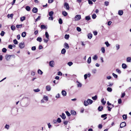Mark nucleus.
Listing matches in <instances>:
<instances>
[{"label": "nucleus", "mask_w": 131, "mask_h": 131, "mask_svg": "<svg viewBox=\"0 0 131 131\" xmlns=\"http://www.w3.org/2000/svg\"><path fill=\"white\" fill-rule=\"evenodd\" d=\"M81 18V15H77L75 16L73 18V19L75 21H78L80 20Z\"/></svg>", "instance_id": "f257e3e1"}, {"label": "nucleus", "mask_w": 131, "mask_h": 131, "mask_svg": "<svg viewBox=\"0 0 131 131\" xmlns=\"http://www.w3.org/2000/svg\"><path fill=\"white\" fill-rule=\"evenodd\" d=\"M48 19L49 20H52L53 19V17L52 16H50L49 18Z\"/></svg>", "instance_id": "0e129e2a"}, {"label": "nucleus", "mask_w": 131, "mask_h": 131, "mask_svg": "<svg viewBox=\"0 0 131 131\" xmlns=\"http://www.w3.org/2000/svg\"><path fill=\"white\" fill-rule=\"evenodd\" d=\"M45 35L46 37L48 39H49V35L48 33V32H45Z\"/></svg>", "instance_id": "5701e85b"}, {"label": "nucleus", "mask_w": 131, "mask_h": 131, "mask_svg": "<svg viewBox=\"0 0 131 131\" xmlns=\"http://www.w3.org/2000/svg\"><path fill=\"white\" fill-rule=\"evenodd\" d=\"M5 33L4 31H1V32L0 34V35L2 36H3L4 35Z\"/></svg>", "instance_id": "3c124183"}, {"label": "nucleus", "mask_w": 131, "mask_h": 131, "mask_svg": "<svg viewBox=\"0 0 131 131\" xmlns=\"http://www.w3.org/2000/svg\"><path fill=\"white\" fill-rule=\"evenodd\" d=\"M57 121L58 122L60 123L61 122V119L60 118H58L57 119Z\"/></svg>", "instance_id": "e2e57ef3"}, {"label": "nucleus", "mask_w": 131, "mask_h": 131, "mask_svg": "<svg viewBox=\"0 0 131 131\" xmlns=\"http://www.w3.org/2000/svg\"><path fill=\"white\" fill-rule=\"evenodd\" d=\"M115 47L117 50H118L120 48V45L118 44H117L115 45Z\"/></svg>", "instance_id": "412c9836"}, {"label": "nucleus", "mask_w": 131, "mask_h": 131, "mask_svg": "<svg viewBox=\"0 0 131 131\" xmlns=\"http://www.w3.org/2000/svg\"><path fill=\"white\" fill-rule=\"evenodd\" d=\"M40 16H39L36 19V21H37L38 20H39L40 19Z\"/></svg>", "instance_id": "338daca9"}, {"label": "nucleus", "mask_w": 131, "mask_h": 131, "mask_svg": "<svg viewBox=\"0 0 131 131\" xmlns=\"http://www.w3.org/2000/svg\"><path fill=\"white\" fill-rule=\"evenodd\" d=\"M64 47L67 49H68L69 47V46L68 44L67 43H65L64 44Z\"/></svg>", "instance_id": "dca6fc26"}, {"label": "nucleus", "mask_w": 131, "mask_h": 131, "mask_svg": "<svg viewBox=\"0 0 131 131\" xmlns=\"http://www.w3.org/2000/svg\"><path fill=\"white\" fill-rule=\"evenodd\" d=\"M46 89L48 91H49L51 90V88L50 86L49 85H47L46 86Z\"/></svg>", "instance_id": "0eeeda50"}, {"label": "nucleus", "mask_w": 131, "mask_h": 131, "mask_svg": "<svg viewBox=\"0 0 131 131\" xmlns=\"http://www.w3.org/2000/svg\"><path fill=\"white\" fill-rule=\"evenodd\" d=\"M112 75L115 78H117V75L114 73H113Z\"/></svg>", "instance_id": "13d9d810"}, {"label": "nucleus", "mask_w": 131, "mask_h": 131, "mask_svg": "<svg viewBox=\"0 0 131 131\" xmlns=\"http://www.w3.org/2000/svg\"><path fill=\"white\" fill-rule=\"evenodd\" d=\"M126 125V123L125 122H122L120 125V127L122 128L123 127L125 126Z\"/></svg>", "instance_id": "423d86ee"}, {"label": "nucleus", "mask_w": 131, "mask_h": 131, "mask_svg": "<svg viewBox=\"0 0 131 131\" xmlns=\"http://www.w3.org/2000/svg\"><path fill=\"white\" fill-rule=\"evenodd\" d=\"M38 74L41 75L42 74V72L40 69H38Z\"/></svg>", "instance_id": "b1692460"}, {"label": "nucleus", "mask_w": 131, "mask_h": 131, "mask_svg": "<svg viewBox=\"0 0 131 131\" xmlns=\"http://www.w3.org/2000/svg\"><path fill=\"white\" fill-rule=\"evenodd\" d=\"M96 15L95 14H94L92 15V18L93 19H95L96 18Z\"/></svg>", "instance_id": "58836bf2"}, {"label": "nucleus", "mask_w": 131, "mask_h": 131, "mask_svg": "<svg viewBox=\"0 0 131 131\" xmlns=\"http://www.w3.org/2000/svg\"><path fill=\"white\" fill-rule=\"evenodd\" d=\"M25 19V16H23L21 17L20 18V20L21 21H23Z\"/></svg>", "instance_id": "79ce46f5"}, {"label": "nucleus", "mask_w": 131, "mask_h": 131, "mask_svg": "<svg viewBox=\"0 0 131 131\" xmlns=\"http://www.w3.org/2000/svg\"><path fill=\"white\" fill-rule=\"evenodd\" d=\"M11 56H14L15 57L14 55H10L8 54H6L5 56V59L7 61L9 60L10 59Z\"/></svg>", "instance_id": "f03ea898"}, {"label": "nucleus", "mask_w": 131, "mask_h": 131, "mask_svg": "<svg viewBox=\"0 0 131 131\" xmlns=\"http://www.w3.org/2000/svg\"><path fill=\"white\" fill-rule=\"evenodd\" d=\"M66 113L67 114V115L68 116H70V113L68 111H66Z\"/></svg>", "instance_id": "680f3d73"}, {"label": "nucleus", "mask_w": 131, "mask_h": 131, "mask_svg": "<svg viewBox=\"0 0 131 131\" xmlns=\"http://www.w3.org/2000/svg\"><path fill=\"white\" fill-rule=\"evenodd\" d=\"M22 25H17L16 26V27L17 28H21L22 27Z\"/></svg>", "instance_id": "4c0bfd02"}, {"label": "nucleus", "mask_w": 131, "mask_h": 131, "mask_svg": "<svg viewBox=\"0 0 131 131\" xmlns=\"http://www.w3.org/2000/svg\"><path fill=\"white\" fill-rule=\"evenodd\" d=\"M73 64V63L71 62H69L67 63L70 66L72 65Z\"/></svg>", "instance_id": "8fccbe9b"}, {"label": "nucleus", "mask_w": 131, "mask_h": 131, "mask_svg": "<svg viewBox=\"0 0 131 131\" xmlns=\"http://www.w3.org/2000/svg\"><path fill=\"white\" fill-rule=\"evenodd\" d=\"M97 70L95 69H93L92 70V73L93 74L95 73H96Z\"/></svg>", "instance_id": "f704fd0d"}, {"label": "nucleus", "mask_w": 131, "mask_h": 131, "mask_svg": "<svg viewBox=\"0 0 131 131\" xmlns=\"http://www.w3.org/2000/svg\"><path fill=\"white\" fill-rule=\"evenodd\" d=\"M26 32H23L21 34V36L23 37H25L26 35Z\"/></svg>", "instance_id": "c756f323"}, {"label": "nucleus", "mask_w": 131, "mask_h": 131, "mask_svg": "<svg viewBox=\"0 0 131 131\" xmlns=\"http://www.w3.org/2000/svg\"><path fill=\"white\" fill-rule=\"evenodd\" d=\"M123 12L122 10H119L118 11V14L120 16L122 15Z\"/></svg>", "instance_id": "2eb2a0df"}, {"label": "nucleus", "mask_w": 131, "mask_h": 131, "mask_svg": "<svg viewBox=\"0 0 131 131\" xmlns=\"http://www.w3.org/2000/svg\"><path fill=\"white\" fill-rule=\"evenodd\" d=\"M61 93L62 95L64 96H65L66 95L67 93L64 90H62L61 92Z\"/></svg>", "instance_id": "9d476101"}, {"label": "nucleus", "mask_w": 131, "mask_h": 131, "mask_svg": "<svg viewBox=\"0 0 131 131\" xmlns=\"http://www.w3.org/2000/svg\"><path fill=\"white\" fill-rule=\"evenodd\" d=\"M126 61L127 62H131V57H127L126 58Z\"/></svg>", "instance_id": "f8f14e48"}, {"label": "nucleus", "mask_w": 131, "mask_h": 131, "mask_svg": "<svg viewBox=\"0 0 131 131\" xmlns=\"http://www.w3.org/2000/svg\"><path fill=\"white\" fill-rule=\"evenodd\" d=\"M77 30L79 32H80L81 31V28L79 27H77Z\"/></svg>", "instance_id": "5fc2aeb1"}, {"label": "nucleus", "mask_w": 131, "mask_h": 131, "mask_svg": "<svg viewBox=\"0 0 131 131\" xmlns=\"http://www.w3.org/2000/svg\"><path fill=\"white\" fill-rule=\"evenodd\" d=\"M34 91L35 92H39L40 91V90L39 89L37 88L36 89L34 90Z\"/></svg>", "instance_id": "49530a36"}, {"label": "nucleus", "mask_w": 131, "mask_h": 131, "mask_svg": "<svg viewBox=\"0 0 131 131\" xmlns=\"http://www.w3.org/2000/svg\"><path fill=\"white\" fill-rule=\"evenodd\" d=\"M69 35L66 34L64 36V38L67 39H68L69 38Z\"/></svg>", "instance_id": "e433bc0d"}, {"label": "nucleus", "mask_w": 131, "mask_h": 131, "mask_svg": "<svg viewBox=\"0 0 131 131\" xmlns=\"http://www.w3.org/2000/svg\"><path fill=\"white\" fill-rule=\"evenodd\" d=\"M37 40L39 42H41L42 41V38L40 37H38L37 38Z\"/></svg>", "instance_id": "37998d69"}, {"label": "nucleus", "mask_w": 131, "mask_h": 131, "mask_svg": "<svg viewBox=\"0 0 131 131\" xmlns=\"http://www.w3.org/2000/svg\"><path fill=\"white\" fill-rule=\"evenodd\" d=\"M32 12L34 13H36L37 12L38 9L36 7H34L32 10Z\"/></svg>", "instance_id": "6e6552de"}, {"label": "nucleus", "mask_w": 131, "mask_h": 131, "mask_svg": "<svg viewBox=\"0 0 131 131\" xmlns=\"http://www.w3.org/2000/svg\"><path fill=\"white\" fill-rule=\"evenodd\" d=\"M53 14V11H51L49 13V15L50 16H52Z\"/></svg>", "instance_id": "c9c22d12"}, {"label": "nucleus", "mask_w": 131, "mask_h": 131, "mask_svg": "<svg viewBox=\"0 0 131 131\" xmlns=\"http://www.w3.org/2000/svg\"><path fill=\"white\" fill-rule=\"evenodd\" d=\"M123 117L124 119H126L127 118V115L125 114L123 115Z\"/></svg>", "instance_id": "de8ad7c7"}, {"label": "nucleus", "mask_w": 131, "mask_h": 131, "mask_svg": "<svg viewBox=\"0 0 131 131\" xmlns=\"http://www.w3.org/2000/svg\"><path fill=\"white\" fill-rule=\"evenodd\" d=\"M59 23L60 24H61L62 23V21L61 18H60L59 20Z\"/></svg>", "instance_id": "bf43d9fd"}, {"label": "nucleus", "mask_w": 131, "mask_h": 131, "mask_svg": "<svg viewBox=\"0 0 131 131\" xmlns=\"http://www.w3.org/2000/svg\"><path fill=\"white\" fill-rule=\"evenodd\" d=\"M11 29L13 30H14L15 29V27L14 26L12 25L11 26Z\"/></svg>", "instance_id": "ea45409f"}, {"label": "nucleus", "mask_w": 131, "mask_h": 131, "mask_svg": "<svg viewBox=\"0 0 131 131\" xmlns=\"http://www.w3.org/2000/svg\"><path fill=\"white\" fill-rule=\"evenodd\" d=\"M87 101L89 103V104H91L93 103V101L90 99H88Z\"/></svg>", "instance_id": "a211bd4d"}, {"label": "nucleus", "mask_w": 131, "mask_h": 131, "mask_svg": "<svg viewBox=\"0 0 131 131\" xmlns=\"http://www.w3.org/2000/svg\"><path fill=\"white\" fill-rule=\"evenodd\" d=\"M97 95H96L92 97V99L94 100H96L97 99Z\"/></svg>", "instance_id": "a18cd8bd"}, {"label": "nucleus", "mask_w": 131, "mask_h": 131, "mask_svg": "<svg viewBox=\"0 0 131 131\" xmlns=\"http://www.w3.org/2000/svg\"><path fill=\"white\" fill-rule=\"evenodd\" d=\"M54 65L55 63L53 61H51L49 62V66L52 67H53L54 66Z\"/></svg>", "instance_id": "7ed1b4c3"}, {"label": "nucleus", "mask_w": 131, "mask_h": 131, "mask_svg": "<svg viewBox=\"0 0 131 131\" xmlns=\"http://www.w3.org/2000/svg\"><path fill=\"white\" fill-rule=\"evenodd\" d=\"M91 57H89L88 58L87 62L88 64H90L91 62Z\"/></svg>", "instance_id": "f3484780"}, {"label": "nucleus", "mask_w": 131, "mask_h": 131, "mask_svg": "<svg viewBox=\"0 0 131 131\" xmlns=\"http://www.w3.org/2000/svg\"><path fill=\"white\" fill-rule=\"evenodd\" d=\"M13 14H8L7 15V16L8 18H9V17H11L12 18L13 17Z\"/></svg>", "instance_id": "c85d7f7f"}, {"label": "nucleus", "mask_w": 131, "mask_h": 131, "mask_svg": "<svg viewBox=\"0 0 131 131\" xmlns=\"http://www.w3.org/2000/svg\"><path fill=\"white\" fill-rule=\"evenodd\" d=\"M116 71L119 74H120L121 73V71L118 69H116Z\"/></svg>", "instance_id": "052dcab7"}, {"label": "nucleus", "mask_w": 131, "mask_h": 131, "mask_svg": "<svg viewBox=\"0 0 131 131\" xmlns=\"http://www.w3.org/2000/svg\"><path fill=\"white\" fill-rule=\"evenodd\" d=\"M61 117L63 119H65L66 118V116L64 114L62 113L61 115H60Z\"/></svg>", "instance_id": "9b49d317"}, {"label": "nucleus", "mask_w": 131, "mask_h": 131, "mask_svg": "<svg viewBox=\"0 0 131 131\" xmlns=\"http://www.w3.org/2000/svg\"><path fill=\"white\" fill-rule=\"evenodd\" d=\"M43 99L46 101H48V96L45 95H44Z\"/></svg>", "instance_id": "6ab92c4d"}, {"label": "nucleus", "mask_w": 131, "mask_h": 131, "mask_svg": "<svg viewBox=\"0 0 131 131\" xmlns=\"http://www.w3.org/2000/svg\"><path fill=\"white\" fill-rule=\"evenodd\" d=\"M122 67L123 68L125 69L127 67V66L125 63H123L122 64Z\"/></svg>", "instance_id": "ddd939ff"}, {"label": "nucleus", "mask_w": 131, "mask_h": 131, "mask_svg": "<svg viewBox=\"0 0 131 131\" xmlns=\"http://www.w3.org/2000/svg\"><path fill=\"white\" fill-rule=\"evenodd\" d=\"M107 90L109 92H111L112 91V89L110 87H108L107 89Z\"/></svg>", "instance_id": "473e14b6"}, {"label": "nucleus", "mask_w": 131, "mask_h": 131, "mask_svg": "<svg viewBox=\"0 0 131 131\" xmlns=\"http://www.w3.org/2000/svg\"><path fill=\"white\" fill-rule=\"evenodd\" d=\"M19 46L21 48H24L25 47L24 43L23 42L20 43L19 44Z\"/></svg>", "instance_id": "39448f33"}, {"label": "nucleus", "mask_w": 131, "mask_h": 131, "mask_svg": "<svg viewBox=\"0 0 131 131\" xmlns=\"http://www.w3.org/2000/svg\"><path fill=\"white\" fill-rule=\"evenodd\" d=\"M5 128L8 130L9 128V125L6 124L5 126Z\"/></svg>", "instance_id": "a878e982"}, {"label": "nucleus", "mask_w": 131, "mask_h": 131, "mask_svg": "<svg viewBox=\"0 0 131 131\" xmlns=\"http://www.w3.org/2000/svg\"><path fill=\"white\" fill-rule=\"evenodd\" d=\"M62 14L64 16H66L68 14L65 11L62 12Z\"/></svg>", "instance_id": "aec40b11"}, {"label": "nucleus", "mask_w": 131, "mask_h": 131, "mask_svg": "<svg viewBox=\"0 0 131 131\" xmlns=\"http://www.w3.org/2000/svg\"><path fill=\"white\" fill-rule=\"evenodd\" d=\"M92 37V34H89L88 35V38L89 39H91Z\"/></svg>", "instance_id": "cd10ccee"}, {"label": "nucleus", "mask_w": 131, "mask_h": 131, "mask_svg": "<svg viewBox=\"0 0 131 131\" xmlns=\"http://www.w3.org/2000/svg\"><path fill=\"white\" fill-rule=\"evenodd\" d=\"M40 27L42 29H44L46 28L45 26L43 25H41Z\"/></svg>", "instance_id": "864d4df0"}, {"label": "nucleus", "mask_w": 131, "mask_h": 131, "mask_svg": "<svg viewBox=\"0 0 131 131\" xmlns=\"http://www.w3.org/2000/svg\"><path fill=\"white\" fill-rule=\"evenodd\" d=\"M101 102L103 105H105L106 103V102L104 100V99H103L101 101Z\"/></svg>", "instance_id": "c03bdc74"}, {"label": "nucleus", "mask_w": 131, "mask_h": 131, "mask_svg": "<svg viewBox=\"0 0 131 131\" xmlns=\"http://www.w3.org/2000/svg\"><path fill=\"white\" fill-rule=\"evenodd\" d=\"M105 44L107 47H108L110 46V44L108 43V42L107 41L105 42Z\"/></svg>", "instance_id": "4d7b16f0"}, {"label": "nucleus", "mask_w": 131, "mask_h": 131, "mask_svg": "<svg viewBox=\"0 0 131 131\" xmlns=\"http://www.w3.org/2000/svg\"><path fill=\"white\" fill-rule=\"evenodd\" d=\"M64 7L66 8V9L69 10V4L66 2L64 3Z\"/></svg>", "instance_id": "20e7f679"}, {"label": "nucleus", "mask_w": 131, "mask_h": 131, "mask_svg": "<svg viewBox=\"0 0 131 131\" xmlns=\"http://www.w3.org/2000/svg\"><path fill=\"white\" fill-rule=\"evenodd\" d=\"M89 104L88 102V101H84V105L85 106H87Z\"/></svg>", "instance_id": "4be33fe9"}, {"label": "nucleus", "mask_w": 131, "mask_h": 131, "mask_svg": "<svg viewBox=\"0 0 131 131\" xmlns=\"http://www.w3.org/2000/svg\"><path fill=\"white\" fill-rule=\"evenodd\" d=\"M61 53L62 54H64L66 53V49L64 48L63 49H62V50H61Z\"/></svg>", "instance_id": "7c9ffc66"}, {"label": "nucleus", "mask_w": 131, "mask_h": 131, "mask_svg": "<svg viewBox=\"0 0 131 131\" xmlns=\"http://www.w3.org/2000/svg\"><path fill=\"white\" fill-rule=\"evenodd\" d=\"M26 9L27 11H30V7L27 6L26 7Z\"/></svg>", "instance_id": "bb28decb"}, {"label": "nucleus", "mask_w": 131, "mask_h": 131, "mask_svg": "<svg viewBox=\"0 0 131 131\" xmlns=\"http://www.w3.org/2000/svg\"><path fill=\"white\" fill-rule=\"evenodd\" d=\"M103 108V107L102 106H99L98 108V110L99 111H101L102 109Z\"/></svg>", "instance_id": "72a5a7b5"}, {"label": "nucleus", "mask_w": 131, "mask_h": 131, "mask_svg": "<svg viewBox=\"0 0 131 131\" xmlns=\"http://www.w3.org/2000/svg\"><path fill=\"white\" fill-rule=\"evenodd\" d=\"M76 82L77 83V87H78L80 88L81 87V86H82V84L81 83L79 82L78 81H76Z\"/></svg>", "instance_id": "1a4fd4ad"}, {"label": "nucleus", "mask_w": 131, "mask_h": 131, "mask_svg": "<svg viewBox=\"0 0 131 131\" xmlns=\"http://www.w3.org/2000/svg\"><path fill=\"white\" fill-rule=\"evenodd\" d=\"M71 113L72 115H74L76 114V112L73 110L71 111Z\"/></svg>", "instance_id": "4468645a"}, {"label": "nucleus", "mask_w": 131, "mask_h": 131, "mask_svg": "<svg viewBox=\"0 0 131 131\" xmlns=\"http://www.w3.org/2000/svg\"><path fill=\"white\" fill-rule=\"evenodd\" d=\"M101 51H102V52L103 53H105V48H104V47H103L102 48H101Z\"/></svg>", "instance_id": "09e8293b"}, {"label": "nucleus", "mask_w": 131, "mask_h": 131, "mask_svg": "<svg viewBox=\"0 0 131 131\" xmlns=\"http://www.w3.org/2000/svg\"><path fill=\"white\" fill-rule=\"evenodd\" d=\"M106 115H107L106 114L102 115H101V117L103 118L105 117V118L104 119H106L107 118V117H106Z\"/></svg>", "instance_id": "2f4dec72"}, {"label": "nucleus", "mask_w": 131, "mask_h": 131, "mask_svg": "<svg viewBox=\"0 0 131 131\" xmlns=\"http://www.w3.org/2000/svg\"><path fill=\"white\" fill-rule=\"evenodd\" d=\"M93 59L94 60H96L97 59V55H95L93 57Z\"/></svg>", "instance_id": "a19ab883"}, {"label": "nucleus", "mask_w": 131, "mask_h": 131, "mask_svg": "<svg viewBox=\"0 0 131 131\" xmlns=\"http://www.w3.org/2000/svg\"><path fill=\"white\" fill-rule=\"evenodd\" d=\"M7 50V49L5 48H4L2 49V51L4 52H6Z\"/></svg>", "instance_id": "603ef678"}, {"label": "nucleus", "mask_w": 131, "mask_h": 131, "mask_svg": "<svg viewBox=\"0 0 131 131\" xmlns=\"http://www.w3.org/2000/svg\"><path fill=\"white\" fill-rule=\"evenodd\" d=\"M13 42L15 44H17L18 43V41L16 39L13 40Z\"/></svg>", "instance_id": "6e6d98bb"}, {"label": "nucleus", "mask_w": 131, "mask_h": 131, "mask_svg": "<svg viewBox=\"0 0 131 131\" xmlns=\"http://www.w3.org/2000/svg\"><path fill=\"white\" fill-rule=\"evenodd\" d=\"M105 5L106 6H107L108 5V4H109V2L108 1H105Z\"/></svg>", "instance_id": "774afa93"}, {"label": "nucleus", "mask_w": 131, "mask_h": 131, "mask_svg": "<svg viewBox=\"0 0 131 131\" xmlns=\"http://www.w3.org/2000/svg\"><path fill=\"white\" fill-rule=\"evenodd\" d=\"M122 100L121 99H120L118 100V103L119 104H120L122 103Z\"/></svg>", "instance_id": "69168bd1"}, {"label": "nucleus", "mask_w": 131, "mask_h": 131, "mask_svg": "<svg viewBox=\"0 0 131 131\" xmlns=\"http://www.w3.org/2000/svg\"><path fill=\"white\" fill-rule=\"evenodd\" d=\"M85 19L86 20L88 21L91 19V18L90 16H87L85 17Z\"/></svg>", "instance_id": "393cba45"}]
</instances>
